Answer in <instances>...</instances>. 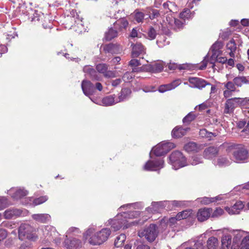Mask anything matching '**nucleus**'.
<instances>
[{"label":"nucleus","mask_w":249,"mask_h":249,"mask_svg":"<svg viewBox=\"0 0 249 249\" xmlns=\"http://www.w3.org/2000/svg\"><path fill=\"white\" fill-rule=\"evenodd\" d=\"M128 25V22L124 18H122L117 20L114 23V26L116 28L121 30L123 29H125Z\"/></svg>","instance_id":"obj_31"},{"label":"nucleus","mask_w":249,"mask_h":249,"mask_svg":"<svg viewBox=\"0 0 249 249\" xmlns=\"http://www.w3.org/2000/svg\"><path fill=\"white\" fill-rule=\"evenodd\" d=\"M234 240L236 241H237L238 240H240L242 237H244L243 238V239H244L245 236L249 235V234H247V233H245L243 231H234Z\"/></svg>","instance_id":"obj_44"},{"label":"nucleus","mask_w":249,"mask_h":249,"mask_svg":"<svg viewBox=\"0 0 249 249\" xmlns=\"http://www.w3.org/2000/svg\"><path fill=\"white\" fill-rule=\"evenodd\" d=\"M7 205V199L4 197H0V210L4 208Z\"/></svg>","instance_id":"obj_58"},{"label":"nucleus","mask_w":249,"mask_h":249,"mask_svg":"<svg viewBox=\"0 0 249 249\" xmlns=\"http://www.w3.org/2000/svg\"><path fill=\"white\" fill-rule=\"evenodd\" d=\"M158 233L156 226L154 224H151L143 230L139 231V236L141 237H145L148 241L152 242L156 239Z\"/></svg>","instance_id":"obj_6"},{"label":"nucleus","mask_w":249,"mask_h":249,"mask_svg":"<svg viewBox=\"0 0 249 249\" xmlns=\"http://www.w3.org/2000/svg\"><path fill=\"white\" fill-rule=\"evenodd\" d=\"M180 18L181 19H189L192 18V14L190 10L185 9L180 14Z\"/></svg>","instance_id":"obj_51"},{"label":"nucleus","mask_w":249,"mask_h":249,"mask_svg":"<svg viewBox=\"0 0 249 249\" xmlns=\"http://www.w3.org/2000/svg\"><path fill=\"white\" fill-rule=\"evenodd\" d=\"M231 161L226 157L223 156L219 157L216 160L214 161V164L218 167H224L230 165Z\"/></svg>","instance_id":"obj_29"},{"label":"nucleus","mask_w":249,"mask_h":249,"mask_svg":"<svg viewBox=\"0 0 249 249\" xmlns=\"http://www.w3.org/2000/svg\"><path fill=\"white\" fill-rule=\"evenodd\" d=\"M189 130V128H183L181 127L177 126L173 130L172 135L174 138H180L185 135Z\"/></svg>","instance_id":"obj_26"},{"label":"nucleus","mask_w":249,"mask_h":249,"mask_svg":"<svg viewBox=\"0 0 249 249\" xmlns=\"http://www.w3.org/2000/svg\"><path fill=\"white\" fill-rule=\"evenodd\" d=\"M199 135L202 138H206L209 139L215 136L214 133L209 132L205 129H200L199 131Z\"/></svg>","instance_id":"obj_42"},{"label":"nucleus","mask_w":249,"mask_h":249,"mask_svg":"<svg viewBox=\"0 0 249 249\" xmlns=\"http://www.w3.org/2000/svg\"><path fill=\"white\" fill-rule=\"evenodd\" d=\"M248 82L246 78L244 76L235 77L233 79V82L238 87H241L243 84L247 83Z\"/></svg>","instance_id":"obj_43"},{"label":"nucleus","mask_w":249,"mask_h":249,"mask_svg":"<svg viewBox=\"0 0 249 249\" xmlns=\"http://www.w3.org/2000/svg\"><path fill=\"white\" fill-rule=\"evenodd\" d=\"M239 106L243 107L244 109L249 106V98H237Z\"/></svg>","instance_id":"obj_47"},{"label":"nucleus","mask_w":249,"mask_h":249,"mask_svg":"<svg viewBox=\"0 0 249 249\" xmlns=\"http://www.w3.org/2000/svg\"><path fill=\"white\" fill-rule=\"evenodd\" d=\"M169 163L173 168L177 170L188 165L186 159L179 151L173 152L169 157Z\"/></svg>","instance_id":"obj_3"},{"label":"nucleus","mask_w":249,"mask_h":249,"mask_svg":"<svg viewBox=\"0 0 249 249\" xmlns=\"http://www.w3.org/2000/svg\"><path fill=\"white\" fill-rule=\"evenodd\" d=\"M144 18V14L140 12H136L135 18L138 22H142Z\"/></svg>","instance_id":"obj_56"},{"label":"nucleus","mask_w":249,"mask_h":249,"mask_svg":"<svg viewBox=\"0 0 249 249\" xmlns=\"http://www.w3.org/2000/svg\"><path fill=\"white\" fill-rule=\"evenodd\" d=\"M225 87L227 88V89L230 90L232 92L235 90V84L232 82H227L225 85Z\"/></svg>","instance_id":"obj_59"},{"label":"nucleus","mask_w":249,"mask_h":249,"mask_svg":"<svg viewBox=\"0 0 249 249\" xmlns=\"http://www.w3.org/2000/svg\"><path fill=\"white\" fill-rule=\"evenodd\" d=\"M138 31L139 29L137 28H133L130 33V36L132 38H134L136 37H141V34H139Z\"/></svg>","instance_id":"obj_60"},{"label":"nucleus","mask_w":249,"mask_h":249,"mask_svg":"<svg viewBox=\"0 0 249 249\" xmlns=\"http://www.w3.org/2000/svg\"><path fill=\"white\" fill-rule=\"evenodd\" d=\"M219 196L215 197H204L197 199L198 202L201 203L202 204L207 205L211 202H215L218 200Z\"/></svg>","instance_id":"obj_37"},{"label":"nucleus","mask_w":249,"mask_h":249,"mask_svg":"<svg viewBox=\"0 0 249 249\" xmlns=\"http://www.w3.org/2000/svg\"><path fill=\"white\" fill-rule=\"evenodd\" d=\"M48 197L46 196L36 198L33 201V205L34 206L40 205L46 202L48 200Z\"/></svg>","instance_id":"obj_49"},{"label":"nucleus","mask_w":249,"mask_h":249,"mask_svg":"<svg viewBox=\"0 0 249 249\" xmlns=\"http://www.w3.org/2000/svg\"><path fill=\"white\" fill-rule=\"evenodd\" d=\"M191 213L189 211H183L182 212L178 213L177 215V218L178 220L187 218L190 215Z\"/></svg>","instance_id":"obj_46"},{"label":"nucleus","mask_w":249,"mask_h":249,"mask_svg":"<svg viewBox=\"0 0 249 249\" xmlns=\"http://www.w3.org/2000/svg\"><path fill=\"white\" fill-rule=\"evenodd\" d=\"M161 202H153L150 207H148L146 209V212L148 213H154L157 212H159L160 208L161 206Z\"/></svg>","instance_id":"obj_36"},{"label":"nucleus","mask_w":249,"mask_h":249,"mask_svg":"<svg viewBox=\"0 0 249 249\" xmlns=\"http://www.w3.org/2000/svg\"><path fill=\"white\" fill-rule=\"evenodd\" d=\"M190 86L192 88H196L201 89L211 84L207 83L205 80L198 77H190L189 78Z\"/></svg>","instance_id":"obj_12"},{"label":"nucleus","mask_w":249,"mask_h":249,"mask_svg":"<svg viewBox=\"0 0 249 249\" xmlns=\"http://www.w3.org/2000/svg\"><path fill=\"white\" fill-rule=\"evenodd\" d=\"M117 36L116 30L111 28L106 33L105 38L107 40H110Z\"/></svg>","instance_id":"obj_41"},{"label":"nucleus","mask_w":249,"mask_h":249,"mask_svg":"<svg viewBox=\"0 0 249 249\" xmlns=\"http://www.w3.org/2000/svg\"><path fill=\"white\" fill-rule=\"evenodd\" d=\"M81 87L85 95L89 96L92 94L94 87L90 81L86 80H83L82 82Z\"/></svg>","instance_id":"obj_21"},{"label":"nucleus","mask_w":249,"mask_h":249,"mask_svg":"<svg viewBox=\"0 0 249 249\" xmlns=\"http://www.w3.org/2000/svg\"><path fill=\"white\" fill-rule=\"evenodd\" d=\"M9 195L15 199H18L27 195V192L21 188H11L8 191Z\"/></svg>","instance_id":"obj_20"},{"label":"nucleus","mask_w":249,"mask_h":249,"mask_svg":"<svg viewBox=\"0 0 249 249\" xmlns=\"http://www.w3.org/2000/svg\"><path fill=\"white\" fill-rule=\"evenodd\" d=\"M83 71L85 73L89 74L92 79L99 80L100 79L95 70L90 66H85L83 68Z\"/></svg>","instance_id":"obj_28"},{"label":"nucleus","mask_w":249,"mask_h":249,"mask_svg":"<svg viewBox=\"0 0 249 249\" xmlns=\"http://www.w3.org/2000/svg\"><path fill=\"white\" fill-rule=\"evenodd\" d=\"M134 77V75L133 74L132 72H126L123 75V79L124 80V81H129L130 80H131Z\"/></svg>","instance_id":"obj_57"},{"label":"nucleus","mask_w":249,"mask_h":249,"mask_svg":"<svg viewBox=\"0 0 249 249\" xmlns=\"http://www.w3.org/2000/svg\"><path fill=\"white\" fill-rule=\"evenodd\" d=\"M221 48V44L219 42L215 43L211 47L212 54L210 59V63L213 64L215 61L220 63H225L227 61L225 57H219L220 54V49Z\"/></svg>","instance_id":"obj_7"},{"label":"nucleus","mask_w":249,"mask_h":249,"mask_svg":"<svg viewBox=\"0 0 249 249\" xmlns=\"http://www.w3.org/2000/svg\"><path fill=\"white\" fill-rule=\"evenodd\" d=\"M239 106L237 98H231L227 100L225 104L224 112L226 114L231 113L236 107Z\"/></svg>","instance_id":"obj_14"},{"label":"nucleus","mask_w":249,"mask_h":249,"mask_svg":"<svg viewBox=\"0 0 249 249\" xmlns=\"http://www.w3.org/2000/svg\"><path fill=\"white\" fill-rule=\"evenodd\" d=\"M147 68V66H143L141 68H137V67H135L133 68H132L131 72L133 73L134 72H140L142 71H145V70L146 71Z\"/></svg>","instance_id":"obj_62"},{"label":"nucleus","mask_w":249,"mask_h":249,"mask_svg":"<svg viewBox=\"0 0 249 249\" xmlns=\"http://www.w3.org/2000/svg\"><path fill=\"white\" fill-rule=\"evenodd\" d=\"M149 16L151 19H154L159 16V11L156 9H150L149 11Z\"/></svg>","instance_id":"obj_53"},{"label":"nucleus","mask_w":249,"mask_h":249,"mask_svg":"<svg viewBox=\"0 0 249 249\" xmlns=\"http://www.w3.org/2000/svg\"><path fill=\"white\" fill-rule=\"evenodd\" d=\"M126 221L128 222L126 220H124L121 214H118L114 219L108 220L107 225H110L114 231H117L123 226L124 229L127 228L128 226L126 224Z\"/></svg>","instance_id":"obj_8"},{"label":"nucleus","mask_w":249,"mask_h":249,"mask_svg":"<svg viewBox=\"0 0 249 249\" xmlns=\"http://www.w3.org/2000/svg\"><path fill=\"white\" fill-rule=\"evenodd\" d=\"M34 229L28 224H21L18 228V236L20 240L25 239L35 240L36 236L33 233Z\"/></svg>","instance_id":"obj_4"},{"label":"nucleus","mask_w":249,"mask_h":249,"mask_svg":"<svg viewBox=\"0 0 249 249\" xmlns=\"http://www.w3.org/2000/svg\"><path fill=\"white\" fill-rule=\"evenodd\" d=\"M141 65L140 61L138 59H133L129 62V65L131 67H137Z\"/></svg>","instance_id":"obj_64"},{"label":"nucleus","mask_w":249,"mask_h":249,"mask_svg":"<svg viewBox=\"0 0 249 249\" xmlns=\"http://www.w3.org/2000/svg\"><path fill=\"white\" fill-rule=\"evenodd\" d=\"M64 247L68 249H77L81 248L83 245L82 241L76 238H68L66 235L65 240L63 243Z\"/></svg>","instance_id":"obj_9"},{"label":"nucleus","mask_w":249,"mask_h":249,"mask_svg":"<svg viewBox=\"0 0 249 249\" xmlns=\"http://www.w3.org/2000/svg\"><path fill=\"white\" fill-rule=\"evenodd\" d=\"M145 53V48L141 43H136L132 48V56L137 57L141 54Z\"/></svg>","instance_id":"obj_23"},{"label":"nucleus","mask_w":249,"mask_h":249,"mask_svg":"<svg viewBox=\"0 0 249 249\" xmlns=\"http://www.w3.org/2000/svg\"><path fill=\"white\" fill-rule=\"evenodd\" d=\"M184 148L185 151L190 152H197L199 150V147L197 144L194 142H189L186 144Z\"/></svg>","instance_id":"obj_32"},{"label":"nucleus","mask_w":249,"mask_h":249,"mask_svg":"<svg viewBox=\"0 0 249 249\" xmlns=\"http://www.w3.org/2000/svg\"><path fill=\"white\" fill-rule=\"evenodd\" d=\"M81 232V231L79 230L78 228L75 227H71L69 229V230L66 232V235L67 236L68 235H75L77 234H79Z\"/></svg>","instance_id":"obj_50"},{"label":"nucleus","mask_w":249,"mask_h":249,"mask_svg":"<svg viewBox=\"0 0 249 249\" xmlns=\"http://www.w3.org/2000/svg\"><path fill=\"white\" fill-rule=\"evenodd\" d=\"M140 213L139 211H131L128 213L124 212L123 214H121V217L124 220H126L128 222H126V224L130 227L132 225L137 224L138 223L136 221H129V219H131L137 217L139 215Z\"/></svg>","instance_id":"obj_13"},{"label":"nucleus","mask_w":249,"mask_h":249,"mask_svg":"<svg viewBox=\"0 0 249 249\" xmlns=\"http://www.w3.org/2000/svg\"><path fill=\"white\" fill-rule=\"evenodd\" d=\"M228 151L233 150V156L236 162H244L248 157V152L241 145L232 144L229 146Z\"/></svg>","instance_id":"obj_2"},{"label":"nucleus","mask_w":249,"mask_h":249,"mask_svg":"<svg viewBox=\"0 0 249 249\" xmlns=\"http://www.w3.org/2000/svg\"><path fill=\"white\" fill-rule=\"evenodd\" d=\"M111 231L108 228H104L101 231L99 232H97V233L98 234L99 238L97 239L94 242H93L94 243H101L102 244L104 242L107 240L109 235L110 234Z\"/></svg>","instance_id":"obj_17"},{"label":"nucleus","mask_w":249,"mask_h":249,"mask_svg":"<svg viewBox=\"0 0 249 249\" xmlns=\"http://www.w3.org/2000/svg\"><path fill=\"white\" fill-rule=\"evenodd\" d=\"M131 91L129 89H123L120 95L119 96V102L123 101L126 99L131 94Z\"/></svg>","instance_id":"obj_35"},{"label":"nucleus","mask_w":249,"mask_h":249,"mask_svg":"<svg viewBox=\"0 0 249 249\" xmlns=\"http://www.w3.org/2000/svg\"><path fill=\"white\" fill-rule=\"evenodd\" d=\"M231 243V237L230 235L224 236L221 239L222 246L223 249L228 248Z\"/></svg>","instance_id":"obj_39"},{"label":"nucleus","mask_w":249,"mask_h":249,"mask_svg":"<svg viewBox=\"0 0 249 249\" xmlns=\"http://www.w3.org/2000/svg\"><path fill=\"white\" fill-rule=\"evenodd\" d=\"M22 212L20 209H9L4 212V216L6 219H11L21 215Z\"/></svg>","instance_id":"obj_22"},{"label":"nucleus","mask_w":249,"mask_h":249,"mask_svg":"<svg viewBox=\"0 0 249 249\" xmlns=\"http://www.w3.org/2000/svg\"><path fill=\"white\" fill-rule=\"evenodd\" d=\"M189 162L190 164L192 165H196L199 163L202 162V159L200 156H192L189 160Z\"/></svg>","instance_id":"obj_40"},{"label":"nucleus","mask_w":249,"mask_h":249,"mask_svg":"<svg viewBox=\"0 0 249 249\" xmlns=\"http://www.w3.org/2000/svg\"><path fill=\"white\" fill-rule=\"evenodd\" d=\"M244 207V204L241 201L236 202L231 207H227L225 210L230 214H237L240 212V211Z\"/></svg>","instance_id":"obj_19"},{"label":"nucleus","mask_w":249,"mask_h":249,"mask_svg":"<svg viewBox=\"0 0 249 249\" xmlns=\"http://www.w3.org/2000/svg\"><path fill=\"white\" fill-rule=\"evenodd\" d=\"M227 49L228 50H230V52L229 53V54L231 57H234V53L236 50V45L233 39L230 40L227 44Z\"/></svg>","instance_id":"obj_33"},{"label":"nucleus","mask_w":249,"mask_h":249,"mask_svg":"<svg viewBox=\"0 0 249 249\" xmlns=\"http://www.w3.org/2000/svg\"><path fill=\"white\" fill-rule=\"evenodd\" d=\"M19 249H32V245L30 242H25L21 245Z\"/></svg>","instance_id":"obj_63"},{"label":"nucleus","mask_w":249,"mask_h":249,"mask_svg":"<svg viewBox=\"0 0 249 249\" xmlns=\"http://www.w3.org/2000/svg\"><path fill=\"white\" fill-rule=\"evenodd\" d=\"M171 21L170 22V26L171 28L174 29H180L183 26V23L179 19L175 18H170Z\"/></svg>","instance_id":"obj_34"},{"label":"nucleus","mask_w":249,"mask_h":249,"mask_svg":"<svg viewBox=\"0 0 249 249\" xmlns=\"http://www.w3.org/2000/svg\"><path fill=\"white\" fill-rule=\"evenodd\" d=\"M224 213V211L221 208H216L212 213V217H217L222 215Z\"/></svg>","instance_id":"obj_55"},{"label":"nucleus","mask_w":249,"mask_h":249,"mask_svg":"<svg viewBox=\"0 0 249 249\" xmlns=\"http://www.w3.org/2000/svg\"><path fill=\"white\" fill-rule=\"evenodd\" d=\"M125 239L126 236L124 234H120L119 236L116 237L115 240V246L117 248L122 247L124 245V242L125 241Z\"/></svg>","instance_id":"obj_38"},{"label":"nucleus","mask_w":249,"mask_h":249,"mask_svg":"<svg viewBox=\"0 0 249 249\" xmlns=\"http://www.w3.org/2000/svg\"><path fill=\"white\" fill-rule=\"evenodd\" d=\"M218 149L213 146L209 147L205 149L203 152V156L207 159H212L218 153Z\"/></svg>","instance_id":"obj_24"},{"label":"nucleus","mask_w":249,"mask_h":249,"mask_svg":"<svg viewBox=\"0 0 249 249\" xmlns=\"http://www.w3.org/2000/svg\"><path fill=\"white\" fill-rule=\"evenodd\" d=\"M95 229L93 227H90L84 234V238L86 240H88L90 244L93 245H100L101 243H94L98 239V234L97 232L95 233Z\"/></svg>","instance_id":"obj_11"},{"label":"nucleus","mask_w":249,"mask_h":249,"mask_svg":"<svg viewBox=\"0 0 249 249\" xmlns=\"http://www.w3.org/2000/svg\"><path fill=\"white\" fill-rule=\"evenodd\" d=\"M38 232L40 234H42L43 237L46 239L47 241H54L56 244H60V239L57 237L59 234L54 227L50 225L43 226L39 229Z\"/></svg>","instance_id":"obj_1"},{"label":"nucleus","mask_w":249,"mask_h":249,"mask_svg":"<svg viewBox=\"0 0 249 249\" xmlns=\"http://www.w3.org/2000/svg\"><path fill=\"white\" fill-rule=\"evenodd\" d=\"M32 217L35 220L41 223L47 222L51 219V216L47 213L34 214L32 215Z\"/></svg>","instance_id":"obj_25"},{"label":"nucleus","mask_w":249,"mask_h":249,"mask_svg":"<svg viewBox=\"0 0 249 249\" xmlns=\"http://www.w3.org/2000/svg\"><path fill=\"white\" fill-rule=\"evenodd\" d=\"M71 15L72 16L73 18H74L75 22H77L78 21H82L81 19L80 18L79 15L76 12V11L74 10H72L71 12Z\"/></svg>","instance_id":"obj_61"},{"label":"nucleus","mask_w":249,"mask_h":249,"mask_svg":"<svg viewBox=\"0 0 249 249\" xmlns=\"http://www.w3.org/2000/svg\"><path fill=\"white\" fill-rule=\"evenodd\" d=\"M196 117V115L192 112H190L183 119L184 124H189Z\"/></svg>","instance_id":"obj_45"},{"label":"nucleus","mask_w":249,"mask_h":249,"mask_svg":"<svg viewBox=\"0 0 249 249\" xmlns=\"http://www.w3.org/2000/svg\"><path fill=\"white\" fill-rule=\"evenodd\" d=\"M147 34L149 39L151 40L155 39L157 36L156 30L152 27L148 30Z\"/></svg>","instance_id":"obj_54"},{"label":"nucleus","mask_w":249,"mask_h":249,"mask_svg":"<svg viewBox=\"0 0 249 249\" xmlns=\"http://www.w3.org/2000/svg\"><path fill=\"white\" fill-rule=\"evenodd\" d=\"M180 84V80H175L171 83L160 85L159 87L158 90L160 92L163 93L167 91L171 90L172 89H175L177 86H178Z\"/></svg>","instance_id":"obj_18"},{"label":"nucleus","mask_w":249,"mask_h":249,"mask_svg":"<svg viewBox=\"0 0 249 249\" xmlns=\"http://www.w3.org/2000/svg\"><path fill=\"white\" fill-rule=\"evenodd\" d=\"M240 249H249V235L242 239Z\"/></svg>","instance_id":"obj_48"},{"label":"nucleus","mask_w":249,"mask_h":249,"mask_svg":"<svg viewBox=\"0 0 249 249\" xmlns=\"http://www.w3.org/2000/svg\"><path fill=\"white\" fill-rule=\"evenodd\" d=\"M116 47L114 44H109L103 46V50L106 53H112V52H115L113 51V49Z\"/></svg>","instance_id":"obj_52"},{"label":"nucleus","mask_w":249,"mask_h":249,"mask_svg":"<svg viewBox=\"0 0 249 249\" xmlns=\"http://www.w3.org/2000/svg\"><path fill=\"white\" fill-rule=\"evenodd\" d=\"M165 63L161 61H159L157 63H156L154 65H149L147 66V68L146 69V71H155V72H159L161 71L163 69Z\"/></svg>","instance_id":"obj_27"},{"label":"nucleus","mask_w":249,"mask_h":249,"mask_svg":"<svg viewBox=\"0 0 249 249\" xmlns=\"http://www.w3.org/2000/svg\"><path fill=\"white\" fill-rule=\"evenodd\" d=\"M102 102L104 106H109L119 103V101L118 99L115 100L114 95H111L104 97Z\"/></svg>","instance_id":"obj_30"},{"label":"nucleus","mask_w":249,"mask_h":249,"mask_svg":"<svg viewBox=\"0 0 249 249\" xmlns=\"http://www.w3.org/2000/svg\"><path fill=\"white\" fill-rule=\"evenodd\" d=\"M96 68L98 72L103 74L106 77L111 78L116 76L115 72L108 71V67L105 64H99L96 66Z\"/></svg>","instance_id":"obj_15"},{"label":"nucleus","mask_w":249,"mask_h":249,"mask_svg":"<svg viewBox=\"0 0 249 249\" xmlns=\"http://www.w3.org/2000/svg\"><path fill=\"white\" fill-rule=\"evenodd\" d=\"M212 212V209L204 208L200 209L197 213V218L199 221L203 222L208 219Z\"/></svg>","instance_id":"obj_16"},{"label":"nucleus","mask_w":249,"mask_h":249,"mask_svg":"<svg viewBox=\"0 0 249 249\" xmlns=\"http://www.w3.org/2000/svg\"><path fill=\"white\" fill-rule=\"evenodd\" d=\"M164 162L162 159L149 160L146 162L143 169L146 171H157L163 167Z\"/></svg>","instance_id":"obj_10"},{"label":"nucleus","mask_w":249,"mask_h":249,"mask_svg":"<svg viewBox=\"0 0 249 249\" xmlns=\"http://www.w3.org/2000/svg\"><path fill=\"white\" fill-rule=\"evenodd\" d=\"M175 147L174 143L163 141L158 144L151 150L150 155L153 153L156 156H161Z\"/></svg>","instance_id":"obj_5"}]
</instances>
